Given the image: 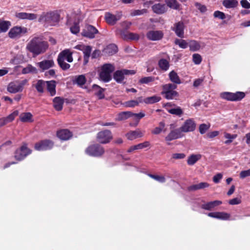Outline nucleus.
<instances>
[{
  "label": "nucleus",
  "mask_w": 250,
  "mask_h": 250,
  "mask_svg": "<svg viewBox=\"0 0 250 250\" xmlns=\"http://www.w3.org/2000/svg\"><path fill=\"white\" fill-rule=\"evenodd\" d=\"M146 12L147 10L146 9H143L141 10H135L131 12V15L132 16H139L146 13Z\"/></svg>",
  "instance_id": "nucleus-57"
},
{
  "label": "nucleus",
  "mask_w": 250,
  "mask_h": 250,
  "mask_svg": "<svg viewBox=\"0 0 250 250\" xmlns=\"http://www.w3.org/2000/svg\"><path fill=\"white\" fill-rule=\"evenodd\" d=\"M208 215L209 217L221 220H228L230 217L229 214L224 212H210Z\"/></svg>",
  "instance_id": "nucleus-24"
},
{
  "label": "nucleus",
  "mask_w": 250,
  "mask_h": 250,
  "mask_svg": "<svg viewBox=\"0 0 250 250\" xmlns=\"http://www.w3.org/2000/svg\"><path fill=\"white\" fill-rule=\"evenodd\" d=\"M225 137L228 139V140H227L225 142V143L226 144H229L232 142L233 139H234L237 137V135L236 134L231 135L229 133H225Z\"/></svg>",
  "instance_id": "nucleus-52"
},
{
  "label": "nucleus",
  "mask_w": 250,
  "mask_h": 250,
  "mask_svg": "<svg viewBox=\"0 0 250 250\" xmlns=\"http://www.w3.org/2000/svg\"><path fill=\"white\" fill-rule=\"evenodd\" d=\"M213 16L215 18H218L221 20H224L226 18L225 14L221 11H216L214 12Z\"/></svg>",
  "instance_id": "nucleus-60"
},
{
  "label": "nucleus",
  "mask_w": 250,
  "mask_h": 250,
  "mask_svg": "<svg viewBox=\"0 0 250 250\" xmlns=\"http://www.w3.org/2000/svg\"><path fill=\"white\" fill-rule=\"evenodd\" d=\"M168 76L170 80L173 83V84L177 85V84H180L181 83L180 77L177 73L174 70L169 72Z\"/></svg>",
  "instance_id": "nucleus-32"
},
{
  "label": "nucleus",
  "mask_w": 250,
  "mask_h": 250,
  "mask_svg": "<svg viewBox=\"0 0 250 250\" xmlns=\"http://www.w3.org/2000/svg\"><path fill=\"white\" fill-rule=\"evenodd\" d=\"M158 65L160 69L164 71H167L170 66L169 62L164 59H161L159 61Z\"/></svg>",
  "instance_id": "nucleus-38"
},
{
  "label": "nucleus",
  "mask_w": 250,
  "mask_h": 250,
  "mask_svg": "<svg viewBox=\"0 0 250 250\" xmlns=\"http://www.w3.org/2000/svg\"><path fill=\"white\" fill-rule=\"evenodd\" d=\"M57 137L62 140H67L72 136V133L67 129H61L57 131Z\"/></svg>",
  "instance_id": "nucleus-22"
},
{
  "label": "nucleus",
  "mask_w": 250,
  "mask_h": 250,
  "mask_svg": "<svg viewBox=\"0 0 250 250\" xmlns=\"http://www.w3.org/2000/svg\"><path fill=\"white\" fill-rule=\"evenodd\" d=\"M27 32V29L24 27L14 26L8 32V36L11 39H17Z\"/></svg>",
  "instance_id": "nucleus-9"
},
{
  "label": "nucleus",
  "mask_w": 250,
  "mask_h": 250,
  "mask_svg": "<svg viewBox=\"0 0 250 250\" xmlns=\"http://www.w3.org/2000/svg\"><path fill=\"white\" fill-rule=\"evenodd\" d=\"M60 20V15L56 12L42 13L38 20L39 22H43L47 25H55Z\"/></svg>",
  "instance_id": "nucleus-2"
},
{
  "label": "nucleus",
  "mask_w": 250,
  "mask_h": 250,
  "mask_svg": "<svg viewBox=\"0 0 250 250\" xmlns=\"http://www.w3.org/2000/svg\"><path fill=\"white\" fill-rule=\"evenodd\" d=\"M176 45H178L181 48L185 49L188 46V43L186 41L182 39H176L174 41Z\"/></svg>",
  "instance_id": "nucleus-46"
},
{
  "label": "nucleus",
  "mask_w": 250,
  "mask_h": 250,
  "mask_svg": "<svg viewBox=\"0 0 250 250\" xmlns=\"http://www.w3.org/2000/svg\"><path fill=\"white\" fill-rule=\"evenodd\" d=\"M186 157L184 153H174L172 154V158L174 159H182Z\"/></svg>",
  "instance_id": "nucleus-63"
},
{
  "label": "nucleus",
  "mask_w": 250,
  "mask_h": 250,
  "mask_svg": "<svg viewBox=\"0 0 250 250\" xmlns=\"http://www.w3.org/2000/svg\"><path fill=\"white\" fill-rule=\"evenodd\" d=\"M192 60L196 64H199L202 62L201 56L199 54H194L192 55Z\"/></svg>",
  "instance_id": "nucleus-55"
},
{
  "label": "nucleus",
  "mask_w": 250,
  "mask_h": 250,
  "mask_svg": "<svg viewBox=\"0 0 250 250\" xmlns=\"http://www.w3.org/2000/svg\"><path fill=\"white\" fill-rule=\"evenodd\" d=\"M31 150L27 147V144L23 143L21 147L15 152V158L18 161H21L31 153Z\"/></svg>",
  "instance_id": "nucleus-7"
},
{
  "label": "nucleus",
  "mask_w": 250,
  "mask_h": 250,
  "mask_svg": "<svg viewBox=\"0 0 250 250\" xmlns=\"http://www.w3.org/2000/svg\"><path fill=\"white\" fill-rule=\"evenodd\" d=\"M74 48L82 51L83 53V64H86L90 56L92 47L89 45H85L84 44H78L74 47Z\"/></svg>",
  "instance_id": "nucleus-10"
},
{
  "label": "nucleus",
  "mask_w": 250,
  "mask_h": 250,
  "mask_svg": "<svg viewBox=\"0 0 250 250\" xmlns=\"http://www.w3.org/2000/svg\"><path fill=\"white\" fill-rule=\"evenodd\" d=\"M11 22L0 19V33L6 32L11 26Z\"/></svg>",
  "instance_id": "nucleus-35"
},
{
  "label": "nucleus",
  "mask_w": 250,
  "mask_h": 250,
  "mask_svg": "<svg viewBox=\"0 0 250 250\" xmlns=\"http://www.w3.org/2000/svg\"><path fill=\"white\" fill-rule=\"evenodd\" d=\"M183 132H188L194 131L196 128V124L191 119L187 120L180 127Z\"/></svg>",
  "instance_id": "nucleus-17"
},
{
  "label": "nucleus",
  "mask_w": 250,
  "mask_h": 250,
  "mask_svg": "<svg viewBox=\"0 0 250 250\" xmlns=\"http://www.w3.org/2000/svg\"><path fill=\"white\" fill-rule=\"evenodd\" d=\"M27 81L24 80L20 82L11 83H10L8 87L7 90L10 93H17L21 91L23 89V86L26 84Z\"/></svg>",
  "instance_id": "nucleus-14"
},
{
  "label": "nucleus",
  "mask_w": 250,
  "mask_h": 250,
  "mask_svg": "<svg viewBox=\"0 0 250 250\" xmlns=\"http://www.w3.org/2000/svg\"><path fill=\"white\" fill-rule=\"evenodd\" d=\"M221 97L222 99L231 101H240L245 96V93L243 92H237L236 93L224 92L221 94Z\"/></svg>",
  "instance_id": "nucleus-6"
},
{
  "label": "nucleus",
  "mask_w": 250,
  "mask_h": 250,
  "mask_svg": "<svg viewBox=\"0 0 250 250\" xmlns=\"http://www.w3.org/2000/svg\"><path fill=\"white\" fill-rule=\"evenodd\" d=\"M64 60H65L62 58V57H61L60 56H58L57 61L59 65L62 70H66L70 68V65L69 64L65 62Z\"/></svg>",
  "instance_id": "nucleus-39"
},
{
  "label": "nucleus",
  "mask_w": 250,
  "mask_h": 250,
  "mask_svg": "<svg viewBox=\"0 0 250 250\" xmlns=\"http://www.w3.org/2000/svg\"><path fill=\"white\" fill-rule=\"evenodd\" d=\"M152 8L154 12L157 14H162L165 12V5L164 4H156L152 6Z\"/></svg>",
  "instance_id": "nucleus-40"
},
{
  "label": "nucleus",
  "mask_w": 250,
  "mask_h": 250,
  "mask_svg": "<svg viewBox=\"0 0 250 250\" xmlns=\"http://www.w3.org/2000/svg\"><path fill=\"white\" fill-rule=\"evenodd\" d=\"M136 71L134 70L122 69L116 71L113 74L114 79L119 83H122L125 75H134Z\"/></svg>",
  "instance_id": "nucleus-8"
},
{
  "label": "nucleus",
  "mask_w": 250,
  "mask_h": 250,
  "mask_svg": "<svg viewBox=\"0 0 250 250\" xmlns=\"http://www.w3.org/2000/svg\"><path fill=\"white\" fill-rule=\"evenodd\" d=\"M29 73H37V69L31 64H28L22 70V74H28Z\"/></svg>",
  "instance_id": "nucleus-49"
},
{
  "label": "nucleus",
  "mask_w": 250,
  "mask_h": 250,
  "mask_svg": "<svg viewBox=\"0 0 250 250\" xmlns=\"http://www.w3.org/2000/svg\"><path fill=\"white\" fill-rule=\"evenodd\" d=\"M93 90L94 92V94L96 95L99 99H103L104 97V90L99 86L94 84L93 85Z\"/></svg>",
  "instance_id": "nucleus-33"
},
{
  "label": "nucleus",
  "mask_w": 250,
  "mask_h": 250,
  "mask_svg": "<svg viewBox=\"0 0 250 250\" xmlns=\"http://www.w3.org/2000/svg\"><path fill=\"white\" fill-rule=\"evenodd\" d=\"M167 5L171 8L178 9L179 8V4L176 0H165Z\"/></svg>",
  "instance_id": "nucleus-48"
},
{
  "label": "nucleus",
  "mask_w": 250,
  "mask_h": 250,
  "mask_svg": "<svg viewBox=\"0 0 250 250\" xmlns=\"http://www.w3.org/2000/svg\"><path fill=\"white\" fill-rule=\"evenodd\" d=\"M250 176V168L247 170H243L240 173V177L244 179L247 177Z\"/></svg>",
  "instance_id": "nucleus-62"
},
{
  "label": "nucleus",
  "mask_w": 250,
  "mask_h": 250,
  "mask_svg": "<svg viewBox=\"0 0 250 250\" xmlns=\"http://www.w3.org/2000/svg\"><path fill=\"white\" fill-rule=\"evenodd\" d=\"M70 31L72 33L76 34L80 31V27L78 23L75 22L70 28Z\"/></svg>",
  "instance_id": "nucleus-58"
},
{
  "label": "nucleus",
  "mask_w": 250,
  "mask_h": 250,
  "mask_svg": "<svg viewBox=\"0 0 250 250\" xmlns=\"http://www.w3.org/2000/svg\"><path fill=\"white\" fill-rule=\"evenodd\" d=\"M128 139L132 140L142 136L141 133L137 131H132L126 134Z\"/></svg>",
  "instance_id": "nucleus-47"
},
{
  "label": "nucleus",
  "mask_w": 250,
  "mask_h": 250,
  "mask_svg": "<svg viewBox=\"0 0 250 250\" xmlns=\"http://www.w3.org/2000/svg\"><path fill=\"white\" fill-rule=\"evenodd\" d=\"M188 46L189 47L190 50L192 51H198L201 47L200 43L195 40L189 41L188 42Z\"/></svg>",
  "instance_id": "nucleus-45"
},
{
  "label": "nucleus",
  "mask_w": 250,
  "mask_h": 250,
  "mask_svg": "<svg viewBox=\"0 0 250 250\" xmlns=\"http://www.w3.org/2000/svg\"><path fill=\"white\" fill-rule=\"evenodd\" d=\"M142 104V97H138L135 100H130L123 104V107L125 108H134Z\"/></svg>",
  "instance_id": "nucleus-23"
},
{
  "label": "nucleus",
  "mask_w": 250,
  "mask_h": 250,
  "mask_svg": "<svg viewBox=\"0 0 250 250\" xmlns=\"http://www.w3.org/2000/svg\"><path fill=\"white\" fill-rule=\"evenodd\" d=\"M149 145L148 142H145L143 143L139 144L137 145L131 146L128 150V152H131L135 150L141 149L147 147Z\"/></svg>",
  "instance_id": "nucleus-36"
},
{
  "label": "nucleus",
  "mask_w": 250,
  "mask_h": 250,
  "mask_svg": "<svg viewBox=\"0 0 250 250\" xmlns=\"http://www.w3.org/2000/svg\"><path fill=\"white\" fill-rule=\"evenodd\" d=\"M18 114V111H15L13 112L12 113L8 115L7 117L4 118V119L6 121V123L7 124L8 123L11 122L13 121L16 116Z\"/></svg>",
  "instance_id": "nucleus-53"
},
{
  "label": "nucleus",
  "mask_w": 250,
  "mask_h": 250,
  "mask_svg": "<svg viewBox=\"0 0 250 250\" xmlns=\"http://www.w3.org/2000/svg\"><path fill=\"white\" fill-rule=\"evenodd\" d=\"M161 99V98L160 96L157 95L146 98L142 97V104L145 103L146 104H153L160 101Z\"/></svg>",
  "instance_id": "nucleus-27"
},
{
  "label": "nucleus",
  "mask_w": 250,
  "mask_h": 250,
  "mask_svg": "<svg viewBox=\"0 0 250 250\" xmlns=\"http://www.w3.org/2000/svg\"><path fill=\"white\" fill-rule=\"evenodd\" d=\"M87 154L93 157H101L104 153V148L100 145L95 144L88 146L85 149Z\"/></svg>",
  "instance_id": "nucleus-5"
},
{
  "label": "nucleus",
  "mask_w": 250,
  "mask_h": 250,
  "mask_svg": "<svg viewBox=\"0 0 250 250\" xmlns=\"http://www.w3.org/2000/svg\"><path fill=\"white\" fill-rule=\"evenodd\" d=\"M132 112L130 111H124L119 113L116 120L117 121H122L131 117Z\"/></svg>",
  "instance_id": "nucleus-41"
},
{
  "label": "nucleus",
  "mask_w": 250,
  "mask_h": 250,
  "mask_svg": "<svg viewBox=\"0 0 250 250\" xmlns=\"http://www.w3.org/2000/svg\"><path fill=\"white\" fill-rule=\"evenodd\" d=\"M15 16L20 20H27L29 21L35 20L38 18L37 15L36 14L26 12L16 13Z\"/></svg>",
  "instance_id": "nucleus-19"
},
{
  "label": "nucleus",
  "mask_w": 250,
  "mask_h": 250,
  "mask_svg": "<svg viewBox=\"0 0 250 250\" xmlns=\"http://www.w3.org/2000/svg\"><path fill=\"white\" fill-rule=\"evenodd\" d=\"M115 70L114 66L110 63L103 65L100 73L101 80L104 82H109L111 79V73Z\"/></svg>",
  "instance_id": "nucleus-4"
},
{
  "label": "nucleus",
  "mask_w": 250,
  "mask_h": 250,
  "mask_svg": "<svg viewBox=\"0 0 250 250\" xmlns=\"http://www.w3.org/2000/svg\"><path fill=\"white\" fill-rule=\"evenodd\" d=\"M177 85L173 83H167L163 85L162 94L167 99H173L177 98L179 94L175 90Z\"/></svg>",
  "instance_id": "nucleus-3"
},
{
  "label": "nucleus",
  "mask_w": 250,
  "mask_h": 250,
  "mask_svg": "<svg viewBox=\"0 0 250 250\" xmlns=\"http://www.w3.org/2000/svg\"><path fill=\"white\" fill-rule=\"evenodd\" d=\"M37 65L42 71H43L51 67H53L55 65V63L52 59L44 60L42 62H38Z\"/></svg>",
  "instance_id": "nucleus-21"
},
{
  "label": "nucleus",
  "mask_w": 250,
  "mask_h": 250,
  "mask_svg": "<svg viewBox=\"0 0 250 250\" xmlns=\"http://www.w3.org/2000/svg\"><path fill=\"white\" fill-rule=\"evenodd\" d=\"M241 203V197L235 198L230 200L229 201V203L231 205H238Z\"/></svg>",
  "instance_id": "nucleus-61"
},
{
  "label": "nucleus",
  "mask_w": 250,
  "mask_h": 250,
  "mask_svg": "<svg viewBox=\"0 0 250 250\" xmlns=\"http://www.w3.org/2000/svg\"><path fill=\"white\" fill-rule=\"evenodd\" d=\"M72 81L74 84H77L81 88H84L86 79L84 75H80L75 76Z\"/></svg>",
  "instance_id": "nucleus-25"
},
{
  "label": "nucleus",
  "mask_w": 250,
  "mask_h": 250,
  "mask_svg": "<svg viewBox=\"0 0 250 250\" xmlns=\"http://www.w3.org/2000/svg\"><path fill=\"white\" fill-rule=\"evenodd\" d=\"M242 6L244 8H250V3L247 0H242L240 1Z\"/></svg>",
  "instance_id": "nucleus-64"
},
{
  "label": "nucleus",
  "mask_w": 250,
  "mask_h": 250,
  "mask_svg": "<svg viewBox=\"0 0 250 250\" xmlns=\"http://www.w3.org/2000/svg\"><path fill=\"white\" fill-rule=\"evenodd\" d=\"M163 107L167 109H181L180 107L177 106L171 102L164 104Z\"/></svg>",
  "instance_id": "nucleus-54"
},
{
  "label": "nucleus",
  "mask_w": 250,
  "mask_h": 250,
  "mask_svg": "<svg viewBox=\"0 0 250 250\" xmlns=\"http://www.w3.org/2000/svg\"><path fill=\"white\" fill-rule=\"evenodd\" d=\"M112 139L111 132L109 130L99 132L97 135V140L101 144L108 143Z\"/></svg>",
  "instance_id": "nucleus-11"
},
{
  "label": "nucleus",
  "mask_w": 250,
  "mask_h": 250,
  "mask_svg": "<svg viewBox=\"0 0 250 250\" xmlns=\"http://www.w3.org/2000/svg\"><path fill=\"white\" fill-rule=\"evenodd\" d=\"M33 116L30 112L22 113L20 115V120L24 123H31L33 122Z\"/></svg>",
  "instance_id": "nucleus-30"
},
{
  "label": "nucleus",
  "mask_w": 250,
  "mask_h": 250,
  "mask_svg": "<svg viewBox=\"0 0 250 250\" xmlns=\"http://www.w3.org/2000/svg\"><path fill=\"white\" fill-rule=\"evenodd\" d=\"M54 143L50 140L40 141L35 144V149L38 151H43L50 149L53 147Z\"/></svg>",
  "instance_id": "nucleus-12"
},
{
  "label": "nucleus",
  "mask_w": 250,
  "mask_h": 250,
  "mask_svg": "<svg viewBox=\"0 0 250 250\" xmlns=\"http://www.w3.org/2000/svg\"><path fill=\"white\" fill-rule=\"evenodd\" d=\"M222 4L227 8H233L237 6L238 2L237 0H224Z\"/></svg>",
  "instance_id": "nucleus-34"
},
{
  "label": "nucleus",
  "mask_w": 250,
  "mask_h": 250,
  "mask_svg": "<svg viewBox=\"0 0 250 250\" xmlns=\"http://www.w3.org/2000/svg\"><path fill=\"white\" fill-rule=\"evenodd\" d=\"M210 126V124H202L199 125V130L201 134L205 133L209 128Z\"/></svg>",
  "instance_id": "nucleus-50"
},
{
  "label": "nucleus",
  "mask_w": 250,
  "mask_h": 250,
  "mask_svg": "<svg viewBox=\"0 0 250 250\" xmlns=\"http://www.w3.org/2000/svg\"><path fill=\"white\" fill-rule=\"evenodd\" d=\"M47 90L50 95L53 96L56 94V82L55 81H46Z\"/></svg>",
  "instance_id": "nucleus-29"
},
{
  "label": "nucleus",
  "mask_w": 250,
  "mask_h": 250,
  "mask_svg": "<svg viewBox=\"0 0 250 250\" xmlns=\"http://www.w3.org/2000/svg\"><path fill=\"white\" fill-rule=\"evenodd\" d=\"M123 37L124 40H137L139 39V36L138 34L133 33H129L127 34V36H123Z\"/></svg>",
  "instance_id": "nucleus-51"
},
{
  "label": "nucleus",
  "mask_w": 250,
  "mask_h": 250,
  "mask_svg": "<svg viewBox=\"0 0 250 250\" xmlns=\"http://www.w3.org/2000/svg\"><path fill=\"white\" fill-rule=\"evenodd\" d=\"M182 132L180 127L173 130L166 137L165 139L166 141H170L181 138L183 136Z\"/></svg>",
  "instance_id": "nucleus-20"
},
{
  "label": "nucleus",
  "mask_w": 250,
  "mask_h": 250,
  "mask_svg": "<svg viewBox=\"0 0 250 250\" xmlns=\"http://www.w3.org/2000/svg\"><path fill=\"white\" fill-rule=\"evenodd\" d=\"M64 99L60 97H56L53 99V105L56 109H62Z\"/></svg>",
  "instance_id": "nucleus-31"
},
{
  "label": "nucleus",
  "mask_w": 250,
  "mask_h": 250,
  "mask_svg": "<svg viewBox=\"0 0 250 250\" xmlns=\"http://www.w3.org/2000/svg\"><path fill=\"white\" fill-rule=\"evenodd\" d=\"M201 158V155L200 154H192L188 158L187 163L190 166L193 165L197 161L200 160Z\"/></svg>",
  "instance_id": "nucleus-43"
},
{
  "label": "nucleus",
  "mask_w": 250,
  "mask_h": 250,
  "mask_svg": "<svg viewBox=\"0 0 250 250\" xmlns=\"http://www.w3.org/2000/svg\"><path fill=\"white\" fill-rule=\"evenodd\" d=\"M165 124L163 122H161L159 124V126L156 127L152 131L151 133L155 135L159 134L162 131H166L165 128Z\"/></svg>",
  "instance_id": "nucleus-42"
},
{
  "label": "nucleus",
  "mask_w": 250,
  "mask_h": 250,
  "mask_svg": "<svg viewBox=\"0 0 250 250\" xmlns=\"http://www.w3.org/2000/svg\"><path fill=\"white\" fill-rule=\"evenodd\" d=\"M73 52H71L68 49H66L62 51L58 56L61 57H62L64 60H66L68 62H73L72 57Z\"/></svg>",
  "instance_id": "nucleus-26"
},
{
  "label": "nucleus",
  "mask_w": 250,
  "mask_h": 250,
  "mask_svg": "<svg viewBox=\"0 0 250 250\" xmlns=\"http://www.w3.org/2000/svg\"><path fill=\"white\" fill-rule=\"evenodd\" d=\"M185 28V24L182 21L175 23L171 27V29L175 32V34L181 38L184 37Z\"/></svg>",
  "instance_id": "nucleus-15"
},
{
  "label": "nucleus",
  "mask_w": 250,
  "mask_h": 250,
  "mask_svg": "<svg viewBox=\"0 0 250 250\" xmlns=\"http://www.w3.org/2000/svg\"><path fill=\"white\" fill-rule=\"evenodd\" d=\"M49 44L42 36L33 37L27 44L26 49L33 54V57L43 54L48 49Z\"/></svg>",
  "instance_id": "nucleus-1"
},
{
  "label": "nucleus",
  "mask_w": 250,
  "mask_h": 250,
  "mask_svg": "<svg viewBox=\"0 0 250 250\" xmlns=\"http://www.w3.org/2000/svg\"><path fill=\"white\" fill-rule=\"evenodd\" d=\"M117 51L118 47L114 44H110L108 45L105 49V52L109 55H112L115 54Z\"/></svg>",
  "instance_id": "nucleus-44"
},
{
  "label": "nucleus",
  "mask_w": 250,
  "mask_h": 250,
  "mask_svg": "<svg viewBox=\"0 0 250 250\" xmlns=\"http://www.w3.org/2000/svg\"><path fill=\"white\" fill-rule=\"evenodd\" d=\"M222 204V202L218 200H215L214 201L209 202L206 204H203L201 208L203 209L210 210L215 207L217 206Z\"/></svg>",
  "instance_id": "nucleus-28"
},
{
  "label": "nucleus",
  "mask_w": 250,
  "mask_h": 250,
  "mask_svg": "<svg viewBox=\"0 0 250 250\" xmlns=\"http://www.w3.org/2000/svg\"><path fill=\"white\" fill-rule=\"evenodd\" d=\"M154 80V78L152 77H146L142 78L139 80V82L141 83H148L150 82H153Z\"/></svg>",
  "instance_id": "nucleus-59"
},
{
  "label": "nucleus",
  "mask_w": 250,
  "mask_h": 250,
  "mask_svg": "<svg viewBox=\"0 0 250 250\" xmlns=\"http://www.w3.org/2000/svg\"><path fill=\"white\" fill-rule=\"evenodd\" d=\"M164 34L161 30H150L146 33V37L151 41H158L164 37Z\"/></svg>",
  "instance_id": "nucleus-13"
},
{
  "label": "nucleus",
  "mask_w": 250,
  "mask_h": 250,
  "mask_svg": "<svg viewBox=\"0 0 250 250\" xmlns=\"http://www.w3.org/2000/svg\"><path fill=\"white\" fill-rule=\"evenodd\" d=\"M122 16V14L119 13L116 15H113L110 13H106L105 14V20L110 25H114L116 22L119 21Z\"/></svg>",
  "instance_id": "nucleus-18"
},
{
  "label": "nucleus",
  "mask_w": 250,
  "mask_h": 250,
  "mask_svg": "<svg viewBox=\"0 0 250 250\" xmlns=\"http://www.w3.org/2000/svg\"><path fill=\"white\" fill-rule=\"evenodd\" d=\"M97 33H98V30L94 26L86 25L83 30L82 34L84 37L93 39Z\"/></svg>",
  "instance_id": "nucleus-16"
},
{
  "label": "nucleus",
  "mask_w": 250,
  "mask_h": 250,
  "mask_svg": "<svg viewBox=\"0 0 250 250\" xmlns=\"http://www.w3.org/2000/svg\"><path fill=\"white\" fill-rule=\"evenodd\" d=\"M46 81H44L42 80H38L35 84V87L39 93H43L44 91V88L46 86Z\"/></svg>",
  "instance_id": "nucleus-37"
},
{
  "label": "nucleus",
  "mask_w": 250,
  "mask_h": 250,
  "mask_svg": "<svg viewBox=\"0 0 250 250\" xmlns=\"http://www.w3.org/2000/svg\"><path fill=\"white\" fill-rule=\"evenodd\" d=\"M148 176L150 177H151V178L155 179V180L158 181L161 183H164L166 181V179H165V177L163 176L153 175V174H148Z\"/></svg>",
  "instance_id": "nucleus-56"
}]
</instances>
